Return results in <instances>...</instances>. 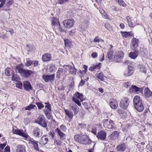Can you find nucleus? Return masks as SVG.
I'll return each mask as SVG.
<instances>
[{"instance_id":"f257e3e1","label":"nucleus","mask_w":152,"mask_h":152,"mask_svg":"<svg viewBox=\"0 0 152 152\" xmlns=\"http://www.w3.org/2000/svg\"><path fill=\"white\" fill-rule=\"evenodd\" d=\"M15 70L20 74L21 75L24 77L28 78L33 73L32 71L30 70H26L23 68L22 64H19L15 67Z\"/></svg>"},{"instance_id":"f03ea898","label":"nucleus","mask_w":152,"mask_h":152,"mask_svg":"<svg viewBox=\"0 0 152 152\" xmlns=\"http://www.w3.org/2000/svg\"><path fill=\"white\" fill-rule=\"evenodd\" d=\"M74 95L75 97H72V101L77 104L79 106H81V104L79 100L77 99H80L81 102L84 100L85 98L83 94L78 92H76Z\"/></svg>"},{"instance_id":"7ed1b4c3","label":"nucleus","mask_w":152,"mask_h":152,"mask_svg":"<svg viewBox=\"0 0 152 152\" xmlns=\"http://www.w3.org/2000/svg\"><path fill=\"white\" fill-rule=\"evenodd\" d=\"M36 122L42 126L47 129L48 121L46 120L44 115H41L39 116Z\"/></svg>"},{"instance_id":"20e7f679","label":"nucleus","mask_w":152,"mask_h":152,"mask_svg":"<svg viewBox=\"0 0 152 152\" xmlns=\"http://www.w3.org/2000/svg\"><path fill=\"white\" fill-rule=\"evenodd\" d=\"M103 126L104 127L109 129L115 128V125L113 121L110 119H104L103 121Z\"/></svg>"},{"instance_id":"39448f33","label":"nucleus","mask_w":152,"mask_h":152,"mask_svg":"<svg viewBox=\"0 0 152 152\" xmlns=\"http://www.w3.org/2000/svg\"><path fill=\"white\" fill-rule=\"evenodd\" d=\"M124 55V53L121 51L116 52L114 56V60L117 62H120L123 58Z\"/></svg>"},{"instance_id":"423d86ee","label":"nucleus","mask_w":152,"mask_h":152,"mask_svg":"<svg viewBox=\"0 0 152 152\" xmlns=\"http://www.w3.org/2000/svg\"><path fill=\"white\" fill-rule=\"evenodd\" d=\"M91 142V140L89 138L87 135L81 134L80 143L84 145L89 144Z\"/></svg>"},{"instance_id":"0eeeda50","label":"nucleus","mask_w":152,"mask_h":152,"mask_svg":"<svg viewBox=\"0 0 152 152\" xmlns=\"http://www.w3.org/2000/svg\"><path fill=\"white\" fill-rule=\"evenodd\" d=\"M129 104V99L125 97L123 98L120 101V105L121 107L123 109H126Z\"/></svg>"},{"instance_id":"6e6552de","label":"nucleus","mask_w":152,"mask_h":152,"mask_svg":"<svg viewBox=\"0 0 152 152\" xmlns=\"http://www.w3.org/2000/svg\"><path fill=\"white\" fill-rule=\"evenodd\" d=\"M12 131L13 134L19 135L26 138L28 137L27 134L24 133L23 130H20L17 128L16 129L13 128Z\"/></svg>"},{"instance_id":"1a4fd4ad","label":"nucleus","mask_w":152,"mask_h":152,"mask_svg":"<svg viewBox=\"0 0 152 152\" xmlns=\"http://www.w3.org/2000/svg\"><path fill=\"white\" fill-rule=\"evenodd\" d=\"M63 23L64 27L67 28H70L74 25V20L73 19L65 20L64 21Z\"/></svg>"},{"instance_id":"9d476101","label":"nucleus","mask_w":152,"mask_h":152,"mask_svg":"<svg viewBox=\"0 0 152 152\" xmlns=\"http://www.w3.org/2000/svg\"><path fill=\"white\" fill-rule=\"evenodd\" d=\"M66 70L64 69L60 68H59L56 72V78L58 79H60L61 76H64V75L65 77L66 75H68V74L66 73Z\"/></svg>"},{"instance_id":"9b49d317","label":"nucleus","mask_w":152,"mask_h":152,"mask_svg":"<svg viewBox=\"0 0 152 152\" xmlns=\"http://www.w3.org/2000/svg\"><path fill=\"white\" fill-rule=\"evenodd\" d=\"M63 67L67 70H69L71 74L75 75L77 69L74 66H72L70 65H64L63 66Z\"/></svg>"},{"instance_id":"f8f14e48","label":"nucleus","mask_w":152,"mask_h":152,"mask_svg":"<svg viewBox=\"0 0 152 152\" xmlns=\"http://www.w3.org/2000/svg\"><path fill=\"white\" fill-rule=\"evenodd\" d=\"M33 134L35 137L39 138L40 137L42 136V132L40 129L37 127L34 129Z\"/></svg>"},{"instance_id":"ddd939ff","label":"nucleus","mask_w":152,"mask_h":152,"mask_svg":"<svg viewBox=\"0 0 152 152\" xmlns=\"http://www.w3.org/2000/svg\"><path fill=\"white\" fill-rule=\"evenodd\" d=\"M42 77L43 79L45 82H48L49 81L52 82L53 81L55 78V75L53 74L50 75H42Z\"/></svg>"},{"instance_id":"4468645a","label":"nucleus","mask_w":152,"mask_h":152,"mask_svg":"<svg viewBox=\"0 0 152 152\" xmlns=\"http://www.w3.org/2000/svg\"><path fill=\"white\" fill-rule=\"evenodd\" d=\"M52 59L51 54L48 53H44L42 56V59L44 62L50 61Z\"/></svg>"},{"instance_id":"2eb2a0df","label":"nucleus","mask_w":152,"mask_h":152,"mask_svg":"<svg viewBox=\"0 0 152 152\" xmlns=\"http://www.w3.org/2000/svg\"><path fill=\"white\" fill-rule=\"evenodd\" d=\"M138 40L135 38H133L132 39V43L131 48L133 50H135L138 47Z\"/></svg>"},{"instance_id":"dca6fc26","label":"nucleus","mask_w":152,"mask_h":152,"mask_svg":"<svg viewBox=\"0 0 152 152\" xmlns=\"http://www.w3.org/2000/svg\"><path fill=\"white\" fill-rule=\"evenodd\" d=\"M96 136L98 139L104 140L106 139V133L104 131H101L98 133Z\"/></svg>"},{"instance_id":"f3484780","label":"nucleus","mask_w":152,"mask_h":152,"mask_svg":"<svg viewBox=\"0 0 152 152\" xmlns=\"http://www.w3.org/2000/svg\"><path fill=\"white\" fill-rule=\"evenodd\" d=\"M28 143L33 145L34 149L37 151H39V148L37 142L32 138H30L28 140Z\"/></svg>"},{"instance_id":"a211bd4d","label":"nucleus","mask_w":152,"mask_h":152,"mask_svg":"<svg viewBox=\"0 0 152 152\" xmlns=\"http://www.w3.org/2000/svg\"><path fill=\"white\" fill-rule=\"evenodd\" d=\"M23 86L24 89L27 91L32 90V88L30 83L28 81L26 80L23 82Z\"/></svg>"},{"instance_id":"6ab92c4d","label":"nucleus","mask_w":152,"mask_h":152,"mask_svg":"<svg viewBox=\"0 0 152 152\" xmlns=\"http://www.w3.org/2000/svg\"><path fill=\"white\" fill-rule=\"evenodd\" d=\"M127 146L124 143H123L119 145L116 147V149L117 151H118L124 152V151Z\"/></svg>"},{"instance_id":"aec40b11","label":"nucleus","mask_w":152,"mask_h":152,"mask_svg":"<svg viewBox=\"0 0 152 152\" xmlns=\"http://www.w3.org/2000/svg\"><path fill=\"white\" fill-rule=\"evenodd\" d=\"M55 131L57 132L58 135L60 136V138L61 140H64L66 138L65 134L62 132L59 128H57L55 129Z\"/></svg>"},{"instance_id":"412c9836","label":"nucleus","mask_w":152,"mask_h":152,"mask_svg":"<svg viewBox=\"0 0 152 152\" xmlns=\"http://www.w3.org/2000/svg\"><path fill=\"white\" fill-rule=\"evenodd\" d=\"M133 103L134 105L138 104H140L142 103V99L140 98L139 96H135L133 99Z\"/></svg>"},{"instance_id":"4be33fe9","label":"nucleus","mask_w":152,"mask_h":152,"mask_svg":"<svg viewBox=\"0 0 152 152\" xmlns=\"http://www.w3.org/2000/svg\"><path fill=\"white\" fill-rule=\"evenodd\" d=\"M70 106V109L73 110L74 114H76L78 113V110L77 106L74 103H71Z\"/></svg>"},{"instance_id":"5701e85b","label":"nucleus","mask_w":152,"mask_h":152,"mask_svg":"<svg viewBox=\"0 0 152 152\" xmlns=\"http://www.w3.org/2000/svg\"><path fill=\"white\" fill-rule=\"evenodd\" d=\"M142 88H139L135 86L132 85L129 89L130 92L133 93L141 90Z\"/></svg>"},{"instance_id":"b1692460","label":"nucleus","mask_w":152,"mask_h":152,"mask_svg":"<svg viewBox=\"0 0 152 152\" xmlns=\"http://www.w3.org/2000/svg\"><path fill=\"white\" fill-rule=\"evenodd\" d=\"M48 141V138L47 135H45L42 137L40 140L41 143L43 145L46 144Z\"/></svg>"},{"instance_id":"393cba45","label":"nucleus","mask_w":152,"mask_h":152,"mask_svg":"<svg viewBox=\"0 0 152 152\" xmlns=\"http://www.w3.org/2000/svg\"><path fill=\"white\" fill-rule=\"evenodd\" d=\"M139 52L138 50H136L134 52H130L129 54V56L132 59H135L138 56Z\"/></svg>"},{"instance_id":"a878e982","label":"nucleus","mask_w":152,"mask_h":152,"mask_svg":"<svg viewBox=\"0 0 152 152\" xmlns=\"http://www.w3.org/2000/svg\"><path fill=\"white\" fill-rule=\"evenodd\" d=\"M110 105L112 109H115L118 107V104L117 101L114 99L111 100L110 102Z\"/></svg>"},{"instance_id":"bb28decb","label":"nucleus","mask_w":152,"mask_h":152,"mask_svg":"<svg viewBox=\"0 0 152 152\" xmlns=\"http://www.w3.org/2000/svg\"><path fill=\"white\" fill-rule=\"evenodd\" d=\"M136 109L139 112L142 111L144 110V106L142 103L134 105Z\"/></svg>"},{"instance_id":"cd10ccee","label":"nucleus","mask_w":152,"mask_h":152,"mask_svg":"<svg viewBox=\"0 0 152 152\" xmlns=\"http://www.w3.org/2000/svg\"><path fill=\"white\" fill-rule=\"evenodd\" d=\"M132 68V67L131 66H128V72L124 74V75L125 76L131 75L133 73V70Z\"/></svg>"},{"instance_id":"c85d7f7f","label":"nucleus","mask_w":152,"mask_h":152,"mask_svg":"<svg viewBox=\"0 0 152 152\" xmlns=\"http://www.w3.org/2000/svg\"><path fill=\"white\" fill-rule=\"evenodd\" d=\"M86 125L83 124H79L77 126V129L80 132L82 133L84 130L86 128Z\"/></svg>"},{"instance_id":"c756f323","label":"nucleus","mask_w":152,"mask_h":152,"mask_svg":"<svg viewBox=\"0 0 152 152\" xmlns=\"http://www.w3.org/2000/svg\"><path fill=\"white\" fill-rule=\"evenodd\" d=\"M17 148V152H26L25 149V146L23 145H18Z\"/></svg>"},{"instance_id":"7c9ffc66","label":"nucleus","mask_w":152,"mask_h":152,"mask_svg":"<svg viewBox=\"0 0 152 152\" xmlns=\"http://www.w3.org/2000/svg\"><path fill=\"white\" fill-rule=\"evenodd\" d=\"M66 115L68 116L70 120L72 119L73 117V113L69 110L65 109L64 110Z\"/></svg>"},{"instance_id":"2f4dec72","label":"nucleus","mask_w":152,"mask_h":152,"mask_svg":"<svg viewBox=\"0 0 152 152\" xmlns=\"http://www.w3.org/2000/svg\"><path fill=\"white\" fill-rule=\"evenodd\" d=\"M101 63H99L98 65H93L91 66L89 69V70L91 71H93L95 69H100L101 68Z\"/></svg>"},{"instance_id":"473e14b6","label":"nucleus","mask_w":152,"mask_h":152,"mask_svg":"<svg viewBox=\"0 0 152 152\" xmlns=\"http://www.w3.org/2000/svg\"><path fill=\"white\" fill-rule=\"evenodd\" d=\"M121 33L122 36L125 38H126L133 35V34L131 31L129 32L121 31Z\"/></svg>"},{"instance_id":"72a5a7b5","label":"nucleus","mask_w":152,"mask_h":152,"mask_svg":"<svg viewBox=\"0 0 152 152\" xmlns=\"http://www.w3.org/2000/svg\"><path fill=\"white\" fill-rule=\"evenodd\" d=\"M13 74V71L10 68L7 67L5 69V74L6 76H9Z\"/></svg>"},{"instance_id":"f704fd0d","label":"nucleus","mask_w":152,"mask_h":152,"mask_svg":"<svg viewBox=\"0 0 152 152\" xmlns=\"http://www.w3.org/2000/svg\"><path fill=\"white\" fill-rule=\"evenodd\" d=\"M144 94L146 97H148L151 96L152 92L148 88H146L144 90Z\"/></svg>"},{"instance_id":"c9c22d12","label":"nucleus","mask_w":152,"mask_h":152,"mask_svg":"<svg viewBox=\"0 0 152 152\" xmlns=\"http://www.w3.org/2000/svg\"><path fill=\"white\" fill-rule=\"evenodd\" d=\"M35 108H36V106L35 105L30 104L28 106L25 108V110L30 111Z\"/></svg>"},{"instance_id":"e433bc0d","label":"nucleus","mask_w":152,"mask_h":152,"mask_svg":"<svg viewBox=\"0 0 152 152\" xmlns=\"http://www.w3.org/2000/svg\"><path fill=\"white\" fill-rule=\"evenodd\" d=\"M33 62L29 58H26L25 61V65L27 66H28L33 63Z\"/></svg>"},{"instance_id":"4c0bfd02","label":"nucleus","mask_w":152,"mask_h":152,"mask_svg":"<svg viewBox=\"0 0 152 152\" xmlns=\"http://www.w3.org/2000/svg\"><path fill=\"white\" fill-rule=\"evenodd\" d=\"M43 111L47 118L48 119H50L51 117L50 112L51 110H49L47 109H45L43 110Z\"/></svg>"},{"instance_id":"58836bf2","label":"nucleus","mask_w":152,"mask_h":152,"mask_svg":"<svg viewBox=\"0 0 152 152\" xmlns=\"http://www.w3.org/2000/svg\"><path fill=\"white\" fill-rule=\"evenodd\" d=\"M12 80L15 81L17 82L20 79V77L17 75L14 74H13L12 77Z\"/></svg>"},{"instance_id":"ea45409f","label":"nucleus","mask_w":152,"mask_h":152,"mask_svg":"<svg viewBox=\"0 0 152 152\" xmlns=\"http://www.w3.org/2000/svg\"><path fill=\"white\" fill-rule=\"evenodd\" d=\"M56 70V68L55 66L53 64L50 65L49 70L51 72H52L55 71Z\"/></svg>"},{"instance_id":"a19ab883","label":"nucleus","mask_w":152,"mask_h":152,"mask_svg":"<svg viewBox=\"0 0 152 152\" xmlns=\"http://www.w3.org/2000/svg\"><path fill=\"white\" fill-rule=\"evenodd\" d=\"M97 77L98 78L102 81H104V77L103 76V74L101 72L98 74L97 75Z\"/></svg>"},{"instance_id":"79ce46f5","label":"nucleus","mask_w":152,"mask_h":152,"mask_svg":"<svg viewBox=\"0 0 152 152\" xmlns=\"http://www.w3.org/2000/svg\"><path fill=\"white\" fill-rule=\"evenodd\" d=\"M126 19L128 21L129 26L130 27H132L133 25V24L131 22L132 20L131 18L129 16H127L126 17Z\"/></svg>"},{"instance_id":"37998d69","label":"nucleus","mask_w":152,"mask_h":152,"mask_svg":"<svg viewBox=\"0 0 152 152\" xmlns=\"http://www.w3.org/2000/svg\"><path fill=\"white\" fill-rule=\"evenodd\" d=\"M74 139L77 142H80L81 136L78 134H76L74 136Z\"/></svg>"},{"instance_id":"c03bdc74","label":"nucleus","mask_w":152,"mask_h":152,"mask_svg":"<svg viewBox=\"0 0 152 152\" xmlns=\"http://www.w3.org/2000/svg\"><path fill=\"white\" fill-rule=\"evenodd\" d=\"M65 45L66 47H68L70 46L71 44V42L68 39L64 40Z\"/></svg>"},{"instance_id":"a18cd8bd","label":"nucleus","mask_w":152,"mask_h":152,"mask_svg":"<svg viewBox=\"0 0 152 152\" xmlns=\"http://www.w3.org/2000/svg\"><path fill=\"white\" fill-rule=\"evenodd\" d=\"M16 87L18 88L22 89L23 88V84L20 81H17V83H16Z\"/></svg>"},{"instance_id":"49530a36","label":"nucleus","mask_w":152,"mask_h":152,"mask_svg":"<svg viewBox=\"0 0 152 152\" xmlns=\"http://www.w3.org/2000/svg\"><path fill=\"white\" fill-rule=\"evenodd\" d=\"M113 56V53L112 51H110L108 53L106 57H108L110 59H112Z\"/></svg>"},{"instance_id":"de8ad7c7","label":"nucleus","mask_w":152,"mask_h":152,"mask_svg":"<svg viewBox=\"0 0 152 152\" xmlns=\"http://www.w3.org/2000/svg\"><path fill=\"white\" fill-rule=\"evenodd\" d=\"M116 1L120 5L125 7L126 4L123 0H116Z\"/></svg>"},{"instance_id":"09e8293b","label":"nucleus","mask_w":152,"mask_h":152,"mask_svg":"<svg viewBox=\"0 0 152 152\" xmlns=\"http://www.w3.org/2000/svg\"><path fill=\"white\" fill-rule=\"evenodd\" d=\"M36 104L38 107V109L40 110L43 108L44 106L43 104L40 102H37Z\"/></svg>"},{"instance_id":"8fccbe9b","label":"nucleus","mask_w":152,"mask_h":152,"mask_svg":"<svg viewBox=\"0 0 152 152\" xmlns=\"http://www.w3.org/2000/svg\"><path fill=\"white\" fill-rule=\"evenodd\" d=\"M59 129H60L61 131V130L64 132H66L67 129L66 127L63 125H61L60 126Z\"/></svg>"},{"instance_id":"3c124183","label":"nucleus","mask_w":152,"mask_h":152,"mask_svg":"<svg viewBox=\"0 0 152 152\" xmlns=\"http://www.w3.org/2000/svg\"><path fill=\"white\" fill-rule=\"evenodd\" d=\"M45 104H46L45 106V108H47L48 110H51V107L50 104L47 102H45Z\"/></svg>"},{"instance_id":"603ef678","label":"nucleus","mask_w":152,"mask_h":152,"mask_svg":"<svg viewBox=\"0 0 152 152\" xmlns=\"http://www.w3.org/2000/svg\"><path fill=\"white\" fill-rule=\"evenodd\" d=\"M69 0H58V3L60 4H63L66 2H68Z\"/></svg>"},{"instance_id":"864d4df0","label":"nucleus","mask_w":152,"mask_h":152,"mask_svg":"<svg viewBox=\"0 0 152 152\" xmlns=\"http://www.w3.org/2000/svg\"><path fill=\"white\" fill-rule=\"evenodd\" d=\"M118 133L117 131H114L111 134V136L112 137H116L118 136Z\"/></svg>"},{"instance_id":"5fc2aeb1","label":"nucleus","mask_w":152,"mask_h":152,"mask_svg":"<svg viewBox=\"0 0 152 152\" xmlns=\"http://www.w3.org/2000/svg\"><path fill=\"white\" fill-rule=\"evenodd\" d=\"M48 134L52 139H53L55 138V134L53 132H49L48 133Z\"/></svg>"},{"instance_id":"6e6d98bb","label":"nucleus","mask_w":152,"mask_h":152,"mask_svg":"<svg viewBox=\"0 0 152 152\" xmlns=\"http://www.w3.org/2000/svg\"><path fill=\"white\" fill-rule=\"evenodd\" d=\"M131 84V83L129 82H126L124 83V86L125 88H127L129 87Z\"/></svg>"},{"instance_id":"4d7b16f0","label":"nucleus","mask_w":152,"mask_h":152,"mask_svg":"<svg viewBox=\"0 0 152 152\" xmlns=\"http://www.w3.org/2000/svg\"><path fill=\"white\" fill-rule=\"evenodd\" d=\"M98 56V54L96 52H93L91 55L92 57L94 58H96Z\"/></svg>"},{"instance_id":"13d9d810","label":"nucleus","mask_w":152,"mask_h":152,"mask_svg":"<svg viewBox=\"0 0 152 152\" xmlns=\"http://www.w3.org/2000/svg\"><path fill=\"white\" fill-rule=\"evenodd\" d=\"M4 152H10V147L8 145L5 148Z\"/></svg>"},{"instance_id":"bf43d9fd","label":"nucleus","mask_w":152,"mask_h":152,"mask_svg":"<svg viewBox=\"0 0 152 152\" xmlns=\"http://www.w3.org/2000/svg\"><path fill=\"white\" fill-rule=\"evenodd\" d=\"M14 2L13 1H9V2L7 3V6L10 7L12 4Z\"/></svg>"},{"instance_id":"052dcab7","label":"nucleus","mask_w":152,"mask_h":152,"mask_svg":"<svg viewBox=\"0 0 152 152\" xmlns=\"http://www.w3.org/2000/svg\"><path fill=\"white\" fill-rule=\"evenodd\" d=\"M57 27L58 28L59 30L61 32L63 31L64 30L61 27L59 23L57 25Z\"/></svg>"},{"instance_id":"680f3d73","label":"nucleus","mask_w":152,"mask_h":152,"mask_svg":"<svg viewBox=\"0 0 152 152\" xmlns=\"http://www.w3.org/2000/svg\"><path fill=\"white\" fill-rule=\"evenodd\" d=\"M99 42V39L98 36L96 37L94 40V42L95 43Z\"/></svg>"},{"instance_id":"e2e57ef3","label":"nucleus","mask_w":152,"mask_h":152,"mask_svg":"<svg viewBox=\"0 0 152 152\" xmlns=\"http://www.w3.org/2000/svg\"><path fill=\"white\" fill-rule=\"evenodd\" d=\"M104 59V54H102L100 57L99 60L100 61H102Z\"/></svg>"},{"instance_id":"0e129e2a","label":"nucleus","mask_w":152,"mask_h":152,"mask_svg":"<svg viewBox=\"0 0 152 152\" xmlns=\"http://www.w3.org/2000/svg\"><path fill=\"white\" fill-rule=\"evenodd\" d=\"M6 143L3 144H0V148L1 149H3L4 147L6 146Z\"/></svg>"},{"instance_id":"69168bd1","label":"nucleus","mask_w":152,"mask_h":152,"mask_svg":"<svg viewBox=\"0 0 152 152\" xmlns=\"http://www.w3.org/2000/svg\"><path fill=\"white\" fill-rule=\"evenodd\" d=\"M85 81L82 79L80 83L79 84V86H83L84 84Z\"/></svg>"},{"instance_id":"338daca9","label":"nucleus","mask_w":152,"mask_h":152,"mask_svg":"<svg viewBox=\"0 0 152 152\" xmlns=\"http://www.w3.org/2000/svg\"><path fill=\"white\" fill-rule=\"evenodd\" d=\"M126 65L129 66V65L130 64V62L128 60L126 61L124 63Z\"/></svg>"},{"instance_id":"774afa93","label":"nucleus","mask_w":152,"mask_h":152,"mask_svg":"<svg viewBox=\"0 0 152 152\" xmlns=\"http://www.w3.org/2000/svg\"><path fill=\"white\" fill-rule=\"evenodd\" d=\"M39 62L37 61H35L34 63V66L35 67L37 66Z\"/></svg>"}]
</instances>
